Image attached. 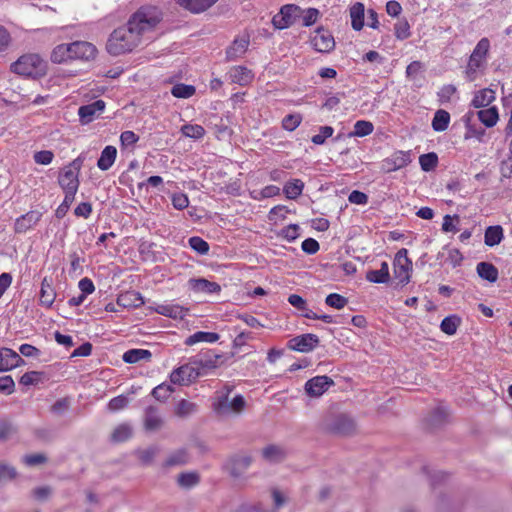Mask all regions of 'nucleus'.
<instances>
[{
  "label": "nucleus",
  "mask_w": 512,
  "mask_h": 512,
  "mask_svg": "<svg viewBox=\"0 0 512 512\" xmlns=\"http://www.w3.org/2000/svg\"><path fill=\"white\" fill-rule=\"evenodd\" d=\"M219 338L220 335L215 332L197 331L186 338L185 344L187 346H192L200 342L215 343L219 340Z\"/></svg>",
  "instance_id": "31"
},
{
  "label": "nucleus",
  "mask_w": 512,
  "mask_h": 512,
  "mask_svg": "<svg viewBox=\"0 0 512 512\" xmlns=\"http://www.w3.org/2000/svg\"><path fill=\"white\" fill-rule=\"evenodd\" d=\"M132 436V428L124 423L118 425L111 434V440L116 443L124 442Z\"/></svg>",
  "instance_id": "43"
},
{
  "label": "nucleus",
  "mask_w": 512,
  "mask_h": 512,
  "mask_svg": "<svg viewBox=\"0 0 512 512\" xmlns=\"http://www.w3.org/2000/svg\"><path fill=\"white\" fill-rule=\"evenodd\" d=\"M334 129L331 126H321L320 133L314 135L311 138L312 143L316 145H322L325 143L326 139L333 135Z\"/></svg>",
  "instance_id": "59"
},
{
  "label": "nucleus",
  "mask_w": 512,
  "mask_h": 512,
  "mask_svg": "<svg viewBox=\"0 0 512 512\" xmlns=\"http://www.w3.org/2000/svg\"><path fill=\"white\" fill-rule=\"evenodd\" d=\"M34 161L40 165H48L52 162L54 154L50 150L38 151L33 156Z\"/></svg>",
  "instance_id": "64"
},
{
  "label": "nucleus",
  "mask_w": 512,
  "mask_h": 512,
  "mask_svg": "<svg viewBox=\"0 0 512 512\" xmlns=\"http://www.w3.org/2000/svg\"><path fill=\"white\" fill-rule=\"evenodd\" d=\"M476 270L479 277L491 283L496 282L498 279V269L492 263L480 262L477 264Z\"/></svg>",
  "instance_id": "35"
},
{
  "label": "nucleus",
  "mask_w": 512,
  "mask_h": 512,
  "mask_svg": "<svg viewBox=\"0 0 512 512\" xmlns=\"http://www.w3.org/2000/svg\"><path fill=\"white\" fill-rule=\"evenodd\" d=\"M129 404V399L124 395H119L112 398L108 403V409L110 411H119L126 408Z\"/></svg>",
  "instance_id": "60"
},
{
  "label": "nucleus",
  "mask_w": 512,
  "mask_h": 512,
  "mask_svg": "<svg viewBox=\"0 0 512 512\" xmlns=\"http://www.w3.org/2000/svg\"><path fill=\"white\" fill-rule=\"evenodd\" d=\"M71 49V43L57 45L51 53V61L60 64L72 60Z\"/></svg>",
  "instance_id": "27"
},
{
  "label": "nucleus",
  "mask_w": 512,
  "mask_h": 512,
  "mask_svg": "<svg viewBox=\"0 0 512 512\" xmlns=\"http://www.w3.org/2000/svg\"><path fill=\"white\" fill-rule=\"evenodd\" d=\"M302 122V116L298 113L286 115L282 120V128L287 131H294Z\"/></svg>",
  "instance_id": "53"
},
{
  "label": "nucleus",
  "mask_w": 512,
  "mask_h": 512,
  "mask_svg": "<svg viewBox=\"0 0 512 512\" xmlns=\"http://www.w3.org/2000/svg\"><path fill=\"white\" fill-rule=\"evenodd\" d=\"M201 376H203V372L199 370V366L194 364V359L192 358L189 363L172 371L170 381L173 384L185 386L196 381Z\"/></svg>",
  "instance_id": "5"
},
{
  "label": "nucleus",
  "mask_w": 512,
  "mask_h": 512,
  "mask_svg": "<svg viewBox=\"0 0 512 512\" xmlns=\"http://www.w3.org/2000/svg\"><path fill=\"white\" fill-rule=\"evenodd\" d=\"M245 406L246 402L242 395H236L229 402L227 394L219 397L213 404L215 412L220 416H227L231 413L239 414L244 410Z\"/></svg>",
  "instance_id": "7"
},
{
  "label": "nucleus",
  "mask_w": 512,
  "mask_h": 512,
  "mask_svg": "<svg viewBox=\"0 0 512 512\" xmlns=\"http://www.w3.org/2000/svg\"><path fill=\"white\" fill-rule=\"evenodd\" d=\"M374 126L370 121L359 120L354 124V130L349 133V137H364L373 132Z\"/></svg>",
  "instance_id": "46"
},
{
  "label": "nucleus",
  "mask_w": 512,
  "mask_h": 512,
  "mask_svg": "<svg viewBox=\"0 0 512 512\" xmlns=\"http://www.w3.org/2000/svg\"><path fill=\"white\" fill-rule=\"evenodd\" d=\"M252 457L247 454L232 456L226 463V469L234 477H240L244 471L251 465Z\"/></svg>",
  "instance_id": "15"
},
{
  "label": "nucleus",
  "mask_w": 512,
  "mask_h": 512,
  "mask_svg": "<svg viewBox=\"0 0 512 512\" xmlns=\"http://www.w3.org/2000/svg\"><path fill=\"white\" fill-rule=\"evenodd\" d=\"M181 132L184 136L200 139L205 135V129L198 124H186L181 127Z\"/></svg>",
  "instance_id": "50"
},
{
  "label": "nucleus",
  "mask_w": 512,
  "mask_h": 512,
  "mask_svg": "<svg viewBox=\"0 0 512 512\" xmlns=\"http://www.w3.org/2000/svg\"><path fill=\"white\" fill-rule=\"evenodd\" d=\"M311 44L314 49L321 53H329L335 47V40L330 31L324 28H318L311 38Z\"/></svg>",
  "instance_id": "11"
},
{
  "label": "nucleus",
  "mask_w": 512,
  "mask_h": 512,
  "mask_svg": "<svg viewBox=\"0 0 512 512\" xmlns=\"http://www.w3.org/2000/svg\"><path fill=\"white\" fill-rule=\"evenodd\" d=\"M217 0H178V4L193 13H200L211 7Z\"/></svg>",
  "instance_id": "32"
},
{
  "label": "nucleus",
  "mask_w": 512,
  "mask_h": 512,
  "mask_svg": "<svg viewBox=\"0 0 512 512\" xmlns=\"http://www.w3.org/2000/svg\"><path fill=\"white\" fill-rule=\"evenodd\" d=\"M394 276L402 285L410 281V272L412 271V261L408 258V251L405 248L400 249L394 258Z\"/></svg>",
  "instance_id": "6"
},
{
  "label": "nucleus",
  "mask_w": 512,
  "mask_h": 512,
  "mask_svg": "<svg viewBox=\"0 0 512 512\" xmlns=\"http://www.w3.org/2000/svg\"><path fill=\"white\" fill-rule=\"evenodd\" d=\"M366 279L369 282L377 284L387 283L390 280L388 263L382 262L380 269L368 271L366 274Z\"/></svg>",
  "instance_id": "33"
},
{
  "label": "nucleus",
  "mask_w": 512,
  "mask_h": 512,
  "mask_svg": "<svg viewBox=\"0 0 512 512\" xmlns=\"http://www.w3.org/2000/svg\"><path fill=\"white\" fill-rule=\"evenodd\" d=\"M319 344V338L315 334L307 333L289 340L288 347L302 353L312 351Z\"/></svg>",
  "instance_id": "12"
},
{
  "label": "nucleus",
  "mask_w": 512,
  "mask_h": 512,
  "mask_svg": "<svg viewBox=\"0 0 512 512\" xmlns=\"http://www.w3.org/2000/svg\"><path fill=\"white\" fill-rule=\"evenodd\" d=\"M15 390V382L9 375L0 377V392L10 395Z\"/></svg>",
  "instance_id": "63"
},
{
  "label": "nucleus",
  "mask_w": 512,
  "mask_h": 512,
  "mask_svg": "<svg viewBox=\"0 0 512 512\" xmlns=\"http://www.w3.org/2000/svg\"><path fill=\"white\" fill-rule=\"evenodd\" d=\"M460 322V318L456 315L447 316L442 320L440 329L447 335H454L460 325Z\"/></svg>",
  "instance_id": "44"
},
{
  "label": "nucleus",
  "mask_w": 512,
  "mask_h": 512,
  "mask_svg": "<svg viewBox=\"0 0 512 512\" xmlns=\"http://www.w3.org/2000/svg\"><path fill=\"white\" fill-rule=\"evenodd\" d=\"M56 293L52 287L51 280L49 281L46 277L42 280L40 289V303L43 306L51 307L55 301Z\"/></svg>",
  "instance_id": "24"
},
{
  "label": "nucleus",
  "mask_w": 512,
  "mask_h": 512,
  "mask_svg": "<svg viewBox=\"0 0 512 512\" xmlns=\"http://www.w3.org/2000/svg\"><path fill=\"white\" fill-rule=\"evenodd\" d=\"M189 246L200 255L208 254L210 249L208 242L198 236L189 238Z\"/></svg>",
  "instance_id": "51"
},
{
  "label": "nucleus",
  "mask_w": 512,
  "mask_h": 512,
  "mask_svg": "<svg viewBox=\"0 0 512 512\" xmlns=\"http://www.w3.org/2000/svg\"><path fill=\"white\" fill-rule=\"evenodd\" d=\"M152 353L146 349H130L123 354V361L126 363H137L141 360L149 361Z\"/></svg>",
  "instance_id": "37"
},
{
  "label": "nucleus",
  "mask_w": 512,
  "mask_h": 512,
  "mask_svg": "<svg viewBox=\"0 0 512 512\" xmlns=\"http://www.w3.org/2000/svg\"><path fill=\"white\" fill-rule=\"evenodd\" d=\"M319 16V11L315 8H309L307 10H302V14L300 19L302 20V25L305 27L313 25Z\"/></svg>",
  "instance_id": "57"
},
{
  "label": "nucleus",
  "mask_w": 512,
  "mask_h": 512,
  "mask_svg": "<svg viewBox=\"0 0 512 512\" xmlns=\"http://www.w3.org/2000/svg\"><path fill=\"white\" fill-rule=\"evenodd\" d=\"M24 363L25 361L16 351L10 348L0 349V372L12 370Z\"/></svg>",
  "instance_id": "17"
},
{
  "label": "nucleus",
  "mask_w": 512,
  "mask_h": 512,
  "mask_svg": "<svg viewBox=\"0 0 512 512\" xmlns=\"http://www.w3.org/2000/svg\"><path fill=\"white\" fill-rule=\"evenodd\" d=\"M196 92L193 85H187L183 83L176 84L171 89V94L176 98H190Z\"/></svg>",
  "instance_id": "47"
},
{
  "label": "nucleus",
  "mask_w": 512,
  "mask_h": 512,
  "mask_svg": "<svg viewBox=\"0 0 512 512\" xmlns=\"http://www.w3.org/2000/svg\"><path fill=\"white\" fill-rule=\"evenodd\" d=\"M156 453H157V448L150 447L147 449L137 451V456H138V459L142 462V464L149 465L152 463Z\"/></svg>",
  "instance_id": "62"
},
{
  "label": "nucleus",
  "mask_w": 512,
  "mask_h": 512,
  "mask_svg": "<svg viewBox=\"0 0 512 512\" xmlns=\"http://www.w3.org/2000/svg\"><path fill=\"white\" fill-rule=\"evenodd\" d=\"M332 385H334L332 378L326 375L316 376L306 382L305 391L311 397H319Z\"/></svg>",
  "instance_id": "14"
},
{
  "label": "nucleus",
  "mask_w": 512,
  "mask_h": 512,
  "mask_svg": "<svg viewBox=\"0 0 512 512\" xmlns=\"http://www.w3.org/2000/svg\"><path fill=\"white\" fill-rule=\"evenodd\" d=\"M72 60L89 61L96 57V47L86 41H75L71 43Z\"/></svg>",
  "instance_id": "16"
},
{
  "label": "nucleus",
  "mask_w": 512,
  "mask_h": 512,
  "mask_svg": "<svg viewBox=\"0 0 512 512\" xmlns=\"http://www.w3.org/2000/svg\"><path fill=\"white\" fill-rule=\"evenodd\" d=\"M161 19L162 13L157 7L143 6L131 16L128 24L141 38L144 33L152 31Z\"/></svg>",
  "instance_id": "2"
},
{
  "label": "nucleus",
  "mask_w": 512,
  "mask_h": 512,
  "mask_svg": "<svg viewBox=\"0 0 512 512\" xmlns=\"http://www.w3.org/2000/svg\"><path fill=\"white\" fill-rule=\"evenodd\" d=\"M17 432V428L9 421H0V441H7Z\"/></svg>",
  "instance_id": "55"
},
{
  "label": "nucleus",
  "mask_w": 512,
  "mask_h": 512,
  "mask_svg": "<svg viewBox=\"0 0 512 512\" xmlns=\"http://www.w3.org/2000/svg\"><path fill=\"white\" fill-rule=\"evenodd\" d=\"M302 10L294 4L284 5L280 12L273 17V25L277 29H285L296 23L300 19Z\"/></svg>",
  "instance_id": "8"
},
{
  "label": "nucleus",
  "mask_w": 512,
  "mask_h": 512,
  "mask_svg": "<svg viewBox=\"0 0 512 512\" xmlns=\"http://www.w3.org/2000/svg\"><path fill=\"white\" fill-rule=\"evenodd\" d=\"M164 424L163 417L158 407L150 405L144 412V428L147 431H157Z\"/></svg>",
  "instance_id": "19"
},
{
  "label": "nucleus",
  "mask_w": 512,
  "mask_h": 512,
  "mask_svg": "<svg viewBox=\"0 0 512 512\" xmlns=\"http://www.w3.org/2000/svg\"><path fill=\"white\" fill-rule=\"evenodd\" d=\"M47 457L43 453H36V454H28L23 456L22 462L30 467L45 464L47 462Z\"/></svg>",
  "instance_id": "56"
},
{
  "label": "nucleus",
  "mask_w": 512,
  "mask_h": 512,
  "mask_svg": "<svg viewBox=\"0 0 512 512\" xmlns=\"http://www.w3.org/2000/svg\"><path fill=\"white\" fill-rule=\"evenodd\" d=\"M189 287L194 291L198 293H207V294H213L218 293L221 290V287L218 283L209 281L204 278H192L188 282Z\"/></svg>",
  "instance_id": "22"
},
{
  "label": "nucleus",
  "mask_w": 512,
  "mask_h": 512,
  "mask_svg": "<svg viewBox=\"0 0 512 512\" xmlns=\"http://www.w3.org/2000/svg\"><path fill=\"white\" fill-rule=\"evenodd\" d=\"M156 312L161 315H164V316H167L170 318H174V319H177V318L182 319L186 315V310L178 304L159 305L156 308Z\"/></svg>",
  "instance_id": "36"
},
{
  "label": "nucleus",
  "mask_w": 512,
  "mask_h": 512,
  "mask_svg": "<svg viewBox=\"0 0 512 512\" xmlns=\"http://www.w3.org/2000/svg\"><path fill=\"white\" fill-rule=\"evenodd\" d=\"M327 429L336 435L349 436L355 433L356 424L348 415L340 414L328 424Z\"/></svg>",
  "instance_id": "10"
},
{
  "label": "nucleus",
  "mask_w": 512,
  "mask_h": 512,
  "mask_svg": "<svg viewBox=\"0 0 512 512\" xmlns=\"http://www.w3.org/2000/svg\"><path fill=\"white\" fill-rule=\"evenodd\" d=\"M174 412L179 418H187L197 412V405L191 401L182 399L175 406Z\"/></svg>",
  "instance_id": "42"
},
{
  "label": "nucleus",
  "mask_w": 512,
  "mask_h": 512,
  "mask_svg": "<svg viewBox=\"0 0 512 512\" xmlns=\"http://www.w3.org/2000/svg\"><path fill=\"white\" fill-rule=\"evenodd\" d=\"M194 364L199 366V370L203 372V375L209 371L218 368L223 365L227 360L224 354H218L212 350H208L204 353H200L194 358Z\"/></svg>",
  "instance_id": "9"
},
{
  "label": "nucleus",
  "mask_w": 512,
  "mask_h": 512,
  "mask_svg": "<svg viewBox=\"0 0 512 512\" xmlns=\"http://www.w3.org/2000/svg\"><path fill=\"white\" fill-rule=\"evenodd\" d=\"M116 155L117 150L114 146H106L97 161L98 168L102 171L108 170L114 164Z\"/></svg>",
  "instance_id": "28"
},
{
  "label": "nucleus",
  "mask_w": 512,
  "mask_h": 512,
  "mask_svg": "<svg viewBox=\"0 0 512 512\" xmlns=\"http://www.w3.org/2000/svg\"><path fill=\"white\" fill-rule=\"evenodd\" d=\"M304 182L300 179H294L284 185L283 192L288 199L295 200L303 192Z\"/></svg>",
  "instance_id": "39"
},
{
  "label": "nucleus",
  "mask_w": 512,
  "mask_h": 512,
  "mask_svg": "<svg viewBox=\"0 0 512 512\" xmlns=\"http://www.w3.org/2000/svg\"><path fill=\"white\" fill-rule=\"evenodd\" d=\"M325 303L335 309H342L348 304V299L340 294L331 293L326 299Z\"/></svg>",
  "instance_id": "54"
},
{
  "label": "nucleus",
  "mask_w": 512,
  "mask_h": 512,
  "mask_svg": "<svg viewBox=\"0 0 512 512\" xmlns=\"http://www.w3.org/2000/svg\"><path fill=\"white\" fill-rule=\"evenodd\" d=\"M495 91L490 88H484L475 93L472 100V106L475 108H483L491 104L495 100Z\"/></svg>",
  "instance_id": "26"
},
{
  "label": "nucleus",
  "mask_w": 512,
  "mask_h": 512,
  "mask_svg": "<svg viewBox=\"0 0 512 512\" xmlns=\"http://www.w3.org/2000/svg\"><path fill=\"white\" fill-rule=\"evenodd\" d=\"M263 458L269 462H280L285 459L286 451L278 445H268L262 450Z\"/></svg>",
  "instance_id": "38"
},
{
  "label": "nucleus",
  "mask_w": 512,
  "mask_h": 512,
  "mask_svg": "<svg viewBox=\"0 0 512 512\" xmlns=\"http://www.w3.org/2000/svg\"><path fill=\"white\" fill-rule=\"evenodd\" d=\"M140 42V37L127 23L113 31L107 43L111 55H120L132 51Z\"/></svg>",
  "instance_id": "1"
},
{
  "label": "nucleus",
  "mask_w": 512,
  "mask_h": 512,
  "mask_svg": "<svg viewBox=\"0 0 512 512\" xmlns=\"http://www.w3.org/2000/svg\"><path fill=\"white\" fill-rule=\"evenodd\" d=\"M395 36L399 40H405L410 36V25L406 20H400L394 27Z\"/></svg>",
  "instance_id": "58"
},
{
  "label": "nucleus",
  "mask_w": 512,
  "mask_h": 512,
  "mask_svg": "<svg viewBox=\"0 0 512 512\" xmlns=\"http://www.w3.org/2000/svg\"><path fill=\"white\" fill-rule=\"evenodd\" d=\"M174 392V388L171 385L162 383L152 389L151 395L160 402H165L171 394Z\"/></svg>",
  "instance_id": "48"
},
{
  "label": "nucleus",
  "mask_w": 512,
  "mask_h": 512,
  "mask_svg": "<svg viewBox=\"0 0 512 512\" xmlns=\"http://www.w3.org/2000/svg\"><path fill=\"white\" fill-rule=\"evenodd\" d=\"M419 164L423 171H432L438 164V156L434 152L422 154L419 157Z\"/></svg>",
  "instance_id": "49"
},
{
  "label": "nucleus",
  "mask_w": 512,
  "mask_h": 512,
  "mask_svg": "<svg viewBox=\"0 0 512 512\" xmlns=\"http://www.w3.org/2000/svg\"><path fill=\"white\" fill-rule=\"evenodd\" d=\"M41 216L42 214L39 211H29L20 216L15 221V232L25 233L40 221Z\"/></svg>",
  "instance_id": "21"
},
{
  "label": "nucleus",
  "mask_w": 512,
  "mask_h": 512,
  "mask_svg": "<svg viewBox=\"0 0 512 512\" xmlns=\"http://www.w3.org/2000/svg\"><path fill=\"white\" fill-rule=\"evenodd\" d=\"M479 120L486 126V127H493L496 125L499 115L498 110L495 106H492L488 109H482L478 111L477 113Z\"/></svg>",
  "instance_id": "40"
},
{
  "label": "nucleus",
  "mask_w": 512,
  "mask_h": 512,
  "mask_svg": "<svg viewBox=\"0 0 512 512\" xmlns=\"http://www.w3.org/2000/svg\"><path fill=\"white\" fill-rule=\"evenodd\" d=\"M503 237V228L500 225L489 226L485 230L484 243L489 247H493L500 244Z\"/></svg>",
  "instance_id": "34"
},
{
  "label": "nucleus",
  "mask_w": 512,
  "mask_h": 512,
  "mask_svg": "<svg viewBox=\"0 0 512 512\" xmlns=\"http://www.w3.org/2000/svg\"><path fill=\"white\" fill-rule=\"evenodd\" d=\"M117 303L123 307L137 308L144 304V300L139 292L127 291L118 297Z\"/></svg>",
  "instance_id": "25"
},
{
  "label": "nucleus",
  "mask_w": 512,
  "mask_h": 512,
  "mask_svg": "<svg viewBox=\"0 0 512 512\" xmlns=\"http://www.w3.org/2000/svg\"><path fill=\"white\" fill-rule=\"evenodd\" d=\"M187 462V453L184 450L177 451L167 458L165 465L168 467L183 465Z\"/></svg>",
  "instance_id": "61"
},
{
  "label": "nucleus",
  "mask_w": 512,
  "mask_h": 512,
  "mask_svg": "<svg viewBox=\"0 0 512 512\" xmlns=\"http://www.w3.org/2000/svg\"><path fill=\"white\" fill-rule=\"evenodd\" d=\"M248 45L249 39L247 38L235 39L226 50L227 59L235 60L242 56L246 52Z\"/></svg>",
  "instance_id": "29"
},
{
  "label": "nucleus",
  "mask_w": 512,
  "mask_h": 512,
  "mask_svg": "<svg viewBox=\"0 0 512 512\" xmlns=\"http://www.w3.org/2000/svg\"><path fill=\"white\" fill-rule=\"evenodd\" d=\"M18 473L14 466L7 463H0V483L11 481L17 477Z\"/></svg>",
  "instance_id": "52"
},
{
  "label": "nucleus",
  "mask_w": 512,
  "mask_h": 512,
  "mask_svg": "<svg viewBox=\"0 0 512 512\" xmlns=\"http://www.w3.org/2000/svg\"><path fill=\"white\" fill-rule=\"evenodd\" d=\"M490 48V41L488 38H482L475 46L472 54L470 55L469 62L466 68V74L469 80L475 79V74L485 63L487 54Z\"/></svg>",
  "instance_id": "4"
},
{
  "label": "nucleus",
  "mask_w": 512,
  "mask_h": 512,
  "mask_svg": "<svg viewBox=\"0 0 512 512\" xmlns=\"http://www.w3.org/2000/svg\"><path fill=\"white\" fill-rule=\"evenodd\" d=\"M105 109V102L103 100H96L93 103L80 106L78 115L82 124H88L93 121L94 117L102 113Z\"/></svg>",
  "instance_id": "18"
},
{
  "label": "nucleus",
  "mask_w": 512,
  "mask_h": 512,
  "mask_svg": "<svg viewBox=\"0 0 512 512\" xmlns=\"http://www.w3.org/2000/svg\"><path fill=\"white\" fill-rule=\"evenodd\" d=\"M410 162L409 152L397 151L382 161L381 169L385 173H390L407 166Z\"/></svg>",
  "instance_id": "13"
},
{
  "label": "nucleus",
  "mask_w": 512,
  "mask_h": 512,
  "mask_svg": "<svg viewBox=\"0 0 512 512\" xmlns=\"http://www.w3.org/2000/svg\"><path fill=\"white\" fill-rule=\"evenodd\" d=\"M364 12L365 7L361 2H356L350 8L351 25L356 31H360L364 26Z\"/></svg>",
  "instance_id": "30"
},
{
  "label": "nucleus",
  "mask_w": 512,
  "mask_h": 512,
  "mask_svg": "<svg viewBox=\"0 0 512 512\" xmlns=\"http://www.w3.org/2000/svg\"><path fill=\"white\" fill-rule=\"evenodd\" d=\"M230 79L233 83H237L241 86L247 85L253 79L251 70L243 66H237L230 70Z\"/></svg>",
  "instance_id": "23"
},
{
  "label": "nucleus",
  "mask_w": 512,
  "mask_h": 512,
  "mask_svg": "<svg viewBox=\"0 0 512 512\" xmlns=\"http://www.w3.org/2000/svg\"><path fill=\"white\" fill-rule=\"evenodd\" d=\"M450 123V114L446 110H437L432 120V128L436 132L445 131Z\"/></svg>",
  "instance_id": "41"
},
{
  "label": "nucleus",
  "mask_w": 512,
  "mask_h": 512,
  "mask_svg": "<svg viewBox=\"0 0 512 512\" xmlns=\"http://www.w3.org/2000/svg\"><path fill=\"white\" fill-rule=\"evenodd\" d=\"M200 482V477L195 472L181 473L178 475L177 483L180 487L190 489Z\"/></svg>",
  "instance_id": "45"
},
{
  "label": "nucleus",
  "mask_w": 512,
  "mask_h": 512,
  "mask_svg": "<svg viewBox=\"0 0 512 512\" xmlns=\"http://www.w3.org/2000/svg\"><path fill=\"white\" fill-rule=\"evenodd\" d=\"M10 69L16 74L36 78L45 74L46 63L38 54L29 53L13 62Z\"/></svg>",
  "instance_id": "3"
},
{
  "label": "nucleus",
  "mask_w": 512,
  "mask_h": 512,
  "mask_svg": "<svg viewBox=\"0 0 512 512\" xmlns=\"http://www.w3.org/2000/svg\"><path fill=\"white\" fill-rule=\"evenodd\" d=\"M59 185L67 193L76 194L79 187V179L76 171L72 169L64 168L63 173L59 175L58 178Z\"/></svg>",
  "instance_id": "20"
}]
</instances>
